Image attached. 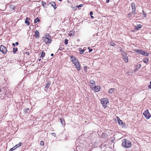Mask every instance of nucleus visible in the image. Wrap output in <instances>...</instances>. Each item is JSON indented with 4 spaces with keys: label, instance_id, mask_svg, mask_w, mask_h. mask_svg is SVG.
<instances>
[{
    "label": "nucleus",
    "instance_id": "43",
    "mask_svg": "<svg viewBox=\"0 0 151 151\" xmlns=\"http://www.w3.org/2000/svg\"><path fill=\"white\" fill-rule=\"evenodd\" d=\"M93 12H92L91 11V12H90V14L91 15L93 14Z\"/></svg>",
    "mask_w": 151,
    "mask_h": 151
},
{
    "label": "nucleus",
    "instance_id": "17",
    "mask_svg": "<svg viewBox=\"0 0 151 151\" xmlns=\"http://www.w3.org/2000/svg\"><path fill=\"white\" fill-rule=\"evenodd\" d=\"M45 52L44 51H42L41 54V57H42V58L45 56Z\"/></svg>",
    "mask_w": 151,
    "mask_h": 151
},
{
    "label": "nucleus",
    "instance_id": "22",
    "mask_svg": "<svg viewBox=\"0 0 151 151\" xmlns=\"http://www.w3.org/2000/svg\"><path fill=\"white\" fill-rule=\"evenodd\" d=\"M29 109L28 108H27L25 109L24 112L25 113H29Z\"/></svg>",
    "mask_w": 151,
    "mask_h": 151
},
{
    "label": "nucleus",
    "instance_id": "15",
    "mask_svg": "<svg viewBox=\"0 0 151 151\" xmlns=\"http://www.w3.org/2000/svg\"><path fill=\"white\" fill-rule=\"evenodd\" d=\"M71 61L73 62L76 59V58L73 56H72L71 57Z\"/></svg>",
    "mask_w": 151,
    "mask_h": 151
},
{
    "label": "nucleus",
    "instance_id": "49",
    "mask_svg": "<svg viewBox=\"0 0 151 151\" xmlns=\"http://www.w3.org/2000/svg\"><path fill=\"white\" fill-rule=\"evenodd\" d=\"M78 6V5H77L76 6V8H79V7Z\"/></svg>",
    "mask_w": 151,
    "mask_h": 151
},
{
    "label": "nucleus",
    "instance_id": "53",
    "mask_svg": "<svg viewBox=\"0 0 151 151\" xmlns=\"http://www.w3.org/2000/svg\"><path fill=\"white\" fill-rule=\"evenodd\" d=\"M79 147H77L76 149H77V150H77V149H78Z\"/></svg>",
    "mask_w": 151,
    "mask_h": 151
},
{
    "label": "nucleus",
    "instance_id": "30",
    "mask_svg": "<svg viewBox=\"0 0 151 151\" xmlns=\"http://www.w3.org/2000/svg\"><path fill=\"white\" fill-rule=\"evenodd\" d=\"M15 147L14 146V147L11 148L10 150H9V151H12L13 150H14L15 149H16V148H15Z\"/></svg>",
    "mask_w": 151,
    "mask_h": 151
},
{
    "label": "nucleus",
    "instance_id": "8",
    "mask_svg": "<svg viewBox=\"0 0 151 151\" xmlns=\"http://www.w3.org/2000/svg\"><path fill=\"white\" fill-rule=\"evenodd\" d=\"M75 65L76 67V68L78 70H81V68H80V65L78 61L77 62L76 64H75Z\"/></svg>",
    "mask_w": 151,
    "mask_h": 151
},
{
    "label": "nucleus",
    "instance_id": "55",
    "mask_svg": "<svg viewBox=\"0 0 151 151\" xmlns=\"http://www.w3.org/2000/svg\"><path fill=\"white\" fill-rule=\"evenodd\" d=\"M130 15V14H129L128 15Z\"/></svg>",
    "mask_w": 151,
    "mask_h": 151
},
{
    "label": "nucleus",
    "instance_id": "21",
    "mask_svg": "<svg viewBox=\"0 0 151 151\" xmlns=\"http://www.w3.org/2000/svg\"><path fill=\"white\" fill-rule=\"evenodd\" d=\"M10 8L12 10H14V5H11L10 6Z\"/></svg>",
    "mask_w": 151,
    "mask_h": 151
},
{
    "label": "nucleus",
    "instance_id": "44",
    "mask_svg": "<svg viewBox=\"0 0 151 151\" xmlns=\"http://www.w3.org/2000/svg\"><path fill=\"white\" fill-rule=\"evenodd\" d=\"M25 54H27V55H29V53L28 52H25Z\"/></svg>",
    "mask_w": 151,
    "mask_h": 151
},
{
    "label": "nucleus",
    "instance_id": "28",
    "mask_svg": "<svg viewBox=\"0 0 151 151\" xmlns=\"http://www.w3.org/2000/svg\"><path fill=\"white\" fill-rule=\"evenodd\" d=\"M68 39H65V45H67L68 44Z\"/></svg>",
    "mask_w": 151,
    "mask_h": 151
},
{
    "label": "nucleus",
    "instance_id": "12",
    "mask_svg": "<svg viewBox=\"0 0 151 151\" xmlns=\"http://www.w3.org/2000/svg\"><path fill=\"white\" fill-rule=\"evenodd\" d=\"M90 83L92 85V86H91V87L92 88V87L93 86H94V83H95V81L93 80H91L90 81Z\"/></svg>",
    "mask_w": 151,
    "mask_h": 151
},
{
    "label": "nucleus",
    "instance_id": "1",
    "mask_svg": "<svg viewBox=\"0 0 151 151\" xmlns=\"http://www.w3.org/2000/svg\"><path fill=\"white\" fill-rule=\"evenodd\" d=\"M122 145L124 147L128 148L132 146V143L129 141L124 139L122 141Z\"/></svg>",
    "mask_w": 151,
    "mask_h": 151
},
{
    "label": "nucleus",
    "instance_id": "27",
    "mask_svg": "<svg viewBox=\"0 0 151 151\" xmlns=\"http://www.w3.org/2000/svg\"><path fill=\"white\" fill-rule=\"evenodd\" d=\"M25 23L27 24V25H29L30 24V22L28 21H25Z\"/></svg>",
    "mask_w": 151,
    "mask_h": 151
},
{
    "label": "nucleus",
    "instance_id": "54",
    "mask_svg": "<svg viewBox=\"0 0 151 151\" xmlns=\"http://www.w3.org/2000/svg\"><path fill=\"white\" fill-rule=\"evenodd\" d=\"M60 1H61L62 0H58Z\"/></svg>",
    "mask_w": 151,
    "mask_h": 151
},
{
    "label": "nucleus",
    "instance_id": "3",
    "mask_svg": "<svg viewBox=\"0 0 151 151\" xmlns=\"http://www.w3.org/2000/svg\"><path fill=\"white\" fill-rule=\"evenodd\" d=\"M136 51L138 54H141L143 55L146 56H148L149 54V53H147V52L144 51L143 50H135Z\"/></svg>",
    "mask_w": 151,
    "mask_h": 151
},
{
    "label": "nucleus",
    "instance_id": "18",
    "mask_svg": "<svg viewBox=\"0 0 151 151\" xmlns=\"http://www.w3.org/2000/svg\"><path fill=\"white\" fill-rule=\"evenodd\" d=\"M22 145V143L21 142H19V144L16 145L15 147H18L19 146H21Z\"/></svg>",
    "mask_w": 151,
    "mask_h": 151
},
{
    "label": "nucleus",
    "instance_id": "52",
    "mask_svg": "<svg viewBox=\"0 0 151 151\" xmlns=\"http://www.w3.org/2000/svg\"><path fill=\"white\" fill-rule=\"evenodd\" d=\"M139 67H140V66H141V65H140V64H139Z\"/></svg>",
    "mask_w": 151,
    "mask_h": 151
},
{
    "label": "nucleus",
    "instance_id": "4",
    "mask_svg": "<svg viewBox=\"0 0 151 151\" xmlns=\"http://www.w3.org/2000/svg\"><path fill=\"white\" fill-rule=\"evenodd\" d=\"M145 117L147 119H148L151 117V114L149 112L148 110H147L145 111L143 114Z\"/></svg>",
    "mask_w": 151,
    "mask_h": 151
},
{
    "label": "nucleus",
    "instance_id": "47",
    "mask_svg": "<svg viewBox=\"0 0 151 151\" xmlns=\"http://www.w3.org/2000/svg\"><path fill=\"white\" fill-rule=\"evenodd\" d=\"M12 45H13V46H15V44H14V43H12Z\"/></svg>",
    "mask_w": 151,
    "mask_h": 151
},
{
    "label": "nucleus",
    "instance_id": "51",
    "mask_svg": "<svg viewBox=\"0 0 151 151\" xmlns=\"http://www.w3.org/2000/svg\"><path fill=\"white\" fill-rule=\"evenodd\" d=\"M41 60V59H39V61H40V60Z\"/></svg>",
    "mask_w": 151,
    "mask_h": 151
},
{
    "label": "nucleus",
    "instance_id": "6",
    "mask_svg": "<svg viewBox=\"0 0 151 151\" xmlns=\"http://www.w3.org/2000/svg\"><path fill=\"white\" fill-rule=\"evenodd\" d=\"M131 7L132 8V13L135 14H136V7L135 3L134 2H133L131 4Z\"/></svg>",
    "mask_w": 151,
    "mask_h": 151
},
{
    "label": "nucleus",
    "instance_id": "33",
    "mask_svg": "<svg viewBox=\"0 0 151 151\" xmlns=\"http://www.w3.org/2000/svg\"><path fill=\"white\" fill-rule=\"evenodd\" d=\"M49 37H50V36L48 35H46V38L47 39H49Z\"/></svg>",
    "mask_w": 151,
    "mask_h": 151
},
{
    "label": "nucleus",
    "instance_id": "16",
    "mask_svg": "<svg viewBox=\"0 0 151 151\" xmlns=\"http://www.w3.org/2000/svg\"><path fill=\"white\" fill-rule=\"evenodd\" d=\"M149 59L148 58H144L143 60V62L145 63H146L148 61Z\"/></svg>",
    "mask_w": 151,
    "mask_h": 151
},
{
    "label": "nucleus",
    "instance_id": "37",
    "mask_svg": "<svg viewBox=\"0 0 151 151\" xmlns=\"http://www.w3.org/2000/svg\"><path fill=\"white\" fill-rule=\"evenodd\" d=\"M71 7L73 9H74V10H77L76 8H75V7H73V6H71Z\"/></svg>",
    "mask_w": 151,
    "mask_h": 151
},
{
    "label": "nucleus",
    "instance_id": "38",
    "mask_svg": "<svg viewBox=\"0 0 151 151\" xmlns=\"http://www.w3.org/2000/svg\"><path fill=\"white\" fill-rule=\"evenodd\" d=\"M150 85L148 86V88H149L150 89V88H151V81L150 82Z\"/></svg>",
    "mask_w": 151,
    "mask_h": 151
},
{
    "label": "nucleus",
    "instance_id": "50",
    "mask_svg": "<svg viewBox=\"0 0 151 151\" xmlns=\"http://www.w3.org/2000/svg\"><path fill=\"white\" fill-rule=\"evenodd\" d=\"M93 16H91V18H93Z\"/></svg>",
    "mask_w": 151,
    "mask_h": 151
},
{
    "label": "nucleus",
    "instance_id": "26",
    "mask_svg": "<svg viewBox=\"0 0 151 151\" xmlns=\"http://www.w3.org/2000/svg\"><path fill=\"white\" fill-rule=\"evenodd\" d=\"M78 61V60L76 59V60H75L74 61H73L72 62H73V63L75 65V64H76V63Z\"/></svg>",
    "mask_w": 151,
    "mask_h": 151
},
{
    "label": "nucleus",
    "instance_id": "7",
    "mask_svg": "<svg viewBox=\"0 0 151 151\" xmlns=\"http://www.w3.org/2000/svg\"><path fill=\"white\" fill-rule=\"evenodd\" d=\"M93 87V88H92L93 90L94 91L98 92L100 91V87L98 86H94Z\"/></svg>",
    "mask_w": 151,
    "mask_h": 151
},
{
    "label": "nucleus",
    "instance_id": "9",
    "mask_svg": "<svg viewBox=\"0 0 151 151\" xmlns=\"http://www.w3.org/2000/svg\"><path fill=\"white\" fill-rule=\"evenodd\" d=\"M122 56L124 61L126 63H127L128 62V57L126 55V54L125 55H123Z\"/></svg>",
    "mask_w": 151,
    "mask_h": 151
},
{
    "label": "nucleus",
    "instance_id": "20",
    "mask_svg": "<svg viewBox=\"0 0 151 151\" xmlns=\"http://www.w3.org/2000/svg\"><path fill=\"white\" fill-rule=\"evenodd\" d=\"M13 52L14 53H16V52L18 50V49L17 48H14L13 49Z\"/></svg>",
    "mask_w": 151,
    "mask_h": 151
},
{
    "label": "nucleus",
    "instance_id": "25",
    "mask_svg": "<svg viewBox=\"0 0 151 151\" xmlns=\"http://www.w3.org/2000/svg\"><path fill=\"white\" fill-rule=\"evenodd\" d=\"M64 50V48L62 47H60L59 49H58V50L60 51H63Z\"/></svg>",
    "mask_w": 151,
    "mask_h": 151
},
{
    "label": "nucleus",
    "instance_id": "39",
    "mask_svg": "<svg viewBox=\"0 0 151 151\" xmlns=\"http://www.w3.org/2000/svg\"><path fill=\"white\" fill-rule=\"evenodd\" d=\"M83 6V4H81L78 6L79 7V8L80 7H81Z\"/></svg>",
    "mask_w": 151,
    "mask_h": 151
},
{
    "label": "nucleus",
    "instance_id": "5",
    "mask_svg": "<svg viewBox=\"0 0 151 151\" xmlns=\"http://www.w3.org/2000/svg\"><path fill=\"white\" fill-rule=\"evenodd\" d=\"M0 51L2 52L3 54L6 53L7 52V49L5 47L4 45H1L0 48Z\"/></svg>",
    "mask_w": 151,
    "mask_h": 151
},
{
    "label": "nucleus",
    "instance_id": "10",
    "mask_svg": "<svg viewBox=\"0 0 151 151\" xmlns=\"http://www.w3.org/2000/svg\"><path fill=\"white\" fill-rule=\"evenodd\" d=\"M35 36L36 38H37L39 37V33L37 30H36L35 33Z\"/></svg>",
    "mask_w": 151,
    "mask_h": 151
},
{
    "label": "nucleus",
    "instance_id": "13",
    "mask_svg": "<svg viewBox=\"0 0 151 151\" xmlns=\"http://www.w3.org/2000/svg\"><path fill=\"white\" fill-rule=\"evenodd\" d=\"M60 122L61 123V124H62V125H63V124H65V121L63 119V118H60Z\"/></svg>",
    "mask_w": 151,
    "mask_h": 151
},
{
    "label": "nucleus",
    "instance_id": "14",
    "mask_svg": "<svg viewBox=\"0 0 151 151\" xmlns=\"http://www.w3.org/2000/svg\"><path fill=\"white\" fill-rule=\"evenodd\" d=\"M79 51L80 52V54H82L85 52V50L84 49L82 50L81 49H79Z\"/></svg>",
    "mask_w": 151,
    "mask_h": 151
},
{
    "label": "nucleus",
    "instance_id": "19",
    "mask_svg": "<svg viewBox=\"0 0 151 151\" xmlns=\"http://www.w3.org/2000/svg\"><path fill=\"white\" fill-rule=\"evenodd\" d=\"M51 4L52 6H53L54 8L55 9H56V7H55V6H56V4L55 2H52V4Z\"/></svg>",
    "mask_w": 151,
    "mask_h": 151
},
{
    "label": "nucleus",
    "instance_id": "45",
    "mask_svg": "<svg viewBox=\"0 0 151 151\" xmlns=\"http://www.w3.org/2000/svg\"><path fill=\"white\" fill-rule=\"evenodd\" d=\"M19 44V43L17 42H16V43H15V44L16 45H18Z\"/></svg>",
    "mask_w": 151,
    "mask_h": 151
},
{
    "label": "nucleus",
    "instance_id": "42",
    "mask_svg": "<svg viewBox=\"0 0 151 151\" xmlns=\"http://www.w3.org/2000/svg\"><path fill=\"white\" fill-rule=\"evenodd\" d=\"M93 50L92 49H89V52H91Z\"/></svg>",
    "mask_w": 151,
    "mask_h": 151
},
{
    "label": "nucleus",
    "instance_id": "29",
    "mask_svg": "<svg viewBox=\"0 0 151 151\" xmlns=\"http://www.w3.org/2000/svg\"><path fill=\"white\" fill-rule=\"evenodd\" d=\"M118 122V123H119V124H121V125H122V124H123V122H122V121L121 120H119V121Z\"/></svg>",
    "mask_w": 151,
    "mask_h": 151
},
{
    "label": "nucleus",
    "instance_id": "11",
    "mask_svg": "<svg viewBox=\"0 0 151 151\" xmlns=\"http://www.w3.org/2000/svg\"><path fill=\"white\" fill-rule=\"evenodd\" d=\"M115 90V89L114 88H110L108 92L109 94H111Z\"/></svg>",
    "mask_w": 151,
    "mask_h": 151
},
{
    "label": "nucleus",
    "instance_id": "40",
    "mask_svg": "<svg viewBox=\"0 0 151 151\" xmlns=\"http://www.w3.org/2000/svg\"><path fill=\"white\" fill-rule=\"evenodd\" d=\"M116 118L118 122L119 121V120H120V119L118 116H117Z\"/></svg>",
    "mask_w": 151,
    "mask_h": 151
},
{
    "label": "nucleus",
    "instance_id": "34",
    "mask_svg": "<svg viewBox=\"0 0 151 151\" xmlns=\"http://www.w3.org/2000/svg\"><path fill=\"white\" fill-rule=\"evenodd\" d=\"M111 45L112 46H114L116 45V44L112 42L111 43Z\"/></svg>",
    "mask_w": 151,
    "mask_h": 151
},
{
    "label": "nucleus",
    "instance_id": "2",
    "mask_svg": "<svg viewBox=\"0 0 151 151\" xmlns=\"http://www.w3.org/2000/svg\"><path fill=\"white\" fill-rule=\"evenodd\" d=\"M101 103L104 108L107 106V104L109 102L108 99L106 98L101 99Z\"/></svg>",
    "mask_w": 151,
    "mask_h": 151
},
{
    "label": "nucleus",
    "instance_id": "36",
    "mask_svg": "<svg viewBox=\"0 0 151 151\" xmlns=\"http://www.w3.org/2000/svg\"><path fill=\"white\" fill-rule=\"evenodd\" d=\"M40 145L43 146L44 145V142L43 141H41L40 142Z\"/></svg>",
    "mask_w": 151,
    "mask_h": 151
},
{
    "label": "nucleus",
    "instance_id": "46",
    "mask_svg": "<svg viewBox=\"0 0 151 151\" xmlns=\"http://www.w3.org/2000/svg\"><path fill=\"white\" fill-rule=\"evenodd\" d=\"M109 0H106V3H109Z\"/></svg>",
    "mask_w": 151,
    "mask_h": 151
},
{
    "label": "nucleus",
    "instance_id": "23",
    "mask_svg": "<svg viewBox=\"0 0 151 151\" xmlns=\"http://www.w3.org/2000/svg\"><path fill=\"white\" fill-rule=\"evenodd\" d=\"M50 83L49 82V83H47L46 85V86H45V87L46 88H48L49 87V86L50 85Z\"/></svg>",
    "mask_w": 151,
    "mask_h": 151
},
{
    "label": "nucleus",
    "instance_id": "41",
    "mask_svg": "<svg viewBox=\"0 0 151 151\" xmlns=\"http://www.w3.org/2000/svg\"><path fill=\"white\" fill-rule=\"evenodd\" d=\"M29 18L26 17L25 20L26 21H29Z\"/></svg>",
    "mask_w": 151,
    "mask_h": 151
},
{
    "label": "nucleus",
    "instance_id": "48",
    "mask_svg": "<svg viewBox=\"0 0 151 151\" xmlns=\"http://www.w3.org/2000/svg\"><path fill=\"white\" fill-rule=\"evenodd\" d=\"M54 55V54L53 53H52L51 54V55L52 56H53Z\"/></svg>",
    "mask_w": 151,
    "mask_h": 151
},
{
    "label": "nucleus",
    "instance_id": "35",
    "mask_svg": "<svg viewBox=\"0 0 151 151\" xmlns=\"http://www.w3.org/2000/svg\"><path fill=\"white\" fill-rule=\"evenodd\" d=\"M51 42V40L50 39H48V40L47 41V42L48 43H50Z\"/></svg>",
    "mask_w": 151,
    "mask_h": 151
},
{
    "label": "nucleus",
    "instance_id": "31",
    "mask_svg": "<svg viewBox=\"0 0 151 151\" xmlns=\"http://www.w3.org/2000/svg\"><path fill=\"white\" fill-rule=\"evenodd\" d=\"M143 14L144 15V17L145 18L146 17V14L145 12L143 10Z\"/></svg>",
    "mask_w": 151,
    "mask_h": 151
},
{
    "label": "nucleus",
    "instance_id": "24",
    "mask_svg": "<svg viewBox=\"0 0 151 151\" xmlns=\"http://www.w3.org/2000/svg\"><path fill=\"white\" fill-rule=\"evenodd\" d=\"M39 21V19H38V18H37L35 19L34 21V23H37V22H38Z\"/></svg>",
    "mask_w": 151,
    "mask_h": 151
},
{
    "label": "nucleus",
    "instance_id": "32",
    "mask_svg": "<svg viewBox=\"0 0 151 151\" xmlns=\"http://www.w3.org/2000/svg\"><path fill=\"white\" fill-rule=\"evenodd\" d=\"M142 25L140 24H138V25H137V27L139 28H141L142 27Z\"/></svg>",
    "mask_w": 151,
    "mask_h": 151
}]
</instances>
